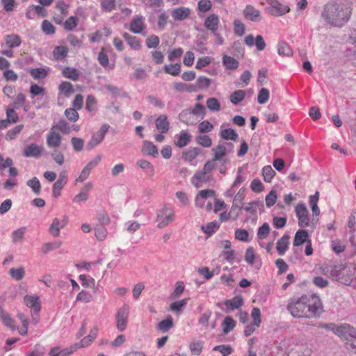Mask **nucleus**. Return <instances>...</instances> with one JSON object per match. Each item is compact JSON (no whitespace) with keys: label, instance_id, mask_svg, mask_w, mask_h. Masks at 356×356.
Masks as SVG:
<instances>
[{"label":"nucleus","instance_id":"53","mask_svg":"<svg viewBox=\"0 0 356 356\" xmlns=\"http://www.w3.org/2000/svg\"><path fill=\"white\" fill-rule=\"evenodd\" d=\"M102 10L111 12L115 9V0H99Z\"/></svg>","mask_w":356,"mask_h":356},{"label":"nucleus","instance_id":"38","mask_svg":"<svg viewBox=\"0 0 356 356\" xmlns=\"http://www.w3.org/2000/svg\"><path fill=\"white\" fill-rule=\"evenodd\" d=\"M199 151L197 148L191 147L183 152L182 158L185 161H192L197 157Z\"/></svg>","mask_w":356,"mask_h":356},{"label":"nucleus","instance_id":"52","mask_svg":"<svg viewBox=\"0 0 356 356\" xmlns=\"http://www.w3.org/2000/svg\"><path fill=\"white\" fill-rule=\"evenodd\" d=\"M235 238L243 242L249 241V233L245 229H236L234 233Z\"/></svg>","mask_w":356,"mask_h":356},{"label":"nucleus","instance_id":"55","mask_svg":"<svg viewBox=\"0 0 356 356\" xmlns=\"http://www.w3.org/2000/svg\"><path fill=\"white\" fill-rule=\"evenodd\" d=\"M66 46H56L54 50V56L56 60L64 58L67 54Z\"/></svg>","mask_w":356,"mask_h":356},{"label":"nucleus","instance_id":"24","mask_svg":"<svg viewBox=\"0 0 356 356\" xmlns=\"http://www.w3.org/2000/svg\"><path fill=\"white\" fill-rule=\"evenodd\" d=\"M308 238L309 234L307 231L305 229H299L296 232L294 236L293 241V245L300 246L305 242L307 243V241H309Z\"/></svg>","mask_w":356,"mask_h":356},{"label":"nucleus","instance_id":"14","mask_svg":"<svg viewBox=\"0 0 356 356\" xmlns=\"http://www.w3.org/2000/svg\"><path fill=\"white\" fill-rule=\"evenodd\" d=\"M24 303L36 314H38L41 309V303L40 298L38 296H26L24 298Z\"/></svg>","mask_w":356,"mask_h":356},{"label":"nucleus","instance_id":"26","mask_svg":"<svg viewBox=\"0 0 356 356\" xmlns=\"http://www.w3.org/2000/svg\"><path fill=\"white\" fill-rule=\"evenodd\" d=\"M177 140L175 143V145L179 147L186 146L191 140V135L185 131H182L179 134L176 136Z\"/></svg>","mask_w":356,"mask_h":356},{"label":"nucleus","instance_id":"39","mask_svg":"<svg viewBox=\"0 0 356 356\" xmlns=\"http://www.w3.org/2000/svg\"><path fill=\"white\" fill-rule=\"evenodd\" d=\"M222 62L226 68L229 70H236L238 67V62L236 59L229 56H224Z\"/></svg>","mask_w":356,"mask_h":356},{"label":"nucleus","instance_id":"63","mask_svg":"<svg viewBox=\"0 0 356 356\" xmlns=\"http://www.w3.org/2000/svg\"><path fill=\"white\" fill-rule=\"evenodd\" d=\"M346 348L348 350H350L354 353H356V330H355V333L352 334L351 337H349L346 340Z\"/></svg>","mask_w":356,"mask_h":356},{"label":"nucleus","instance_id":"34","mask_svg":"<svg viewBox=\"0 0 356 356\" xmlns=\"http://www.w3.org/2000/svg\"><path fill=\"white\" fill-rule=\"evenodd\" d=\"M97 332V329L95 328L94 330H91L90 334L81 339L80 343H76L78 349L82 347H86L89 346L96 338Z\"/></svg>","mask_w":356,"mask_h":356},{"label":"nucleus","instance_id":"36","mask_svg":"<svg viewBox=\"0 0 356 356\" xmlns=\"http://www.w3.org/2000/svg\"><path fill=\"white\" fill-rule=\"evenodd\" d=\"M58 90L59 93L63 95L65 97H69L72 93L74 92L72 83L67 81L62 82L58 87Z\"/></svg>","mask_w":356,"mask_h":356},{"label":"nucleus","instance_id":"56","mask_svg":"<svg viewBox=\"0 0 356 356\" xmlns=\"http://www.w3.org/2000/svg\"><path fill=\"white\" fill-rule=\"evenodd\" d=\"M79 19L75 16H71L67 18L63 24L64 29L67 31H72L75 29L78 24Z\"/></svg>","mask_w":356,"mask_h":356},{"label":"nucleus","instance_id":"1","mask_svg":"<svg viewBox=\"0 0 356 356\" xmlns=\"http://www.w3.org/2000/svg\"><path fill=\"white\" fill-rule=\"evenodd\" d=\"M287 309L295 318H312L323 312V306L318 296L305 294L291 298L287 305Z\"/></svg>","mask_w":356,"mask_h":356},{"label":"nucleus","instance_id":"54","mask_svg":"<svg viewBox=\"0 0 356 356\" xmlns=\"http://www.w3.org/2000/svg\"><path fill=\"white\" fill-rule=\"evenodd\" d=\"M61 242L56 241L53 243H46L41 247V251L43 254H47L49 251L59 248L61 246Z\"/></svg>","mask_w":356,"mask_h":356},{"label":"nucleus","instance_id":"11","mask_svg":"<svg viewBox=\"0 0 356 356\" xmlns=\"http://www.w3.org/2000/svg\"><path fill=\"white\" fill-rule=\"evenodd\" d=\"M68 222V218L67 216H64L62 219H58V218H55L52 223L51 224L49 232L51 236L54 237H57L60 234V230L65 227Z\"/></svg>","mask_w":356,"mask_h":356},{"label":"nucleus","instance_id":"46","mask_svg":"<svg viewBox=\"0 0 356 356\" xmlns=\"http://www.w3.org/2000/svg\"><path fill=\"white\" fill-rule=\"evenodd\" d=\"M275 172L270 165L264 166L262 169V175L266 182H270Z\"/></svg>","mask_w":356,"mask_h":356},{"label":"nucleus","instance_id":"17","mask_svg":"<svg viewBox=\"0 0 356 356\" xmlns=\"http://www.w3.org/2000/svg\"><path fill=\"white\" fill-rule=\"evenodd\" d=\"M77 349V345H74L70 348L64 349H60L58 347H54L50 350L49 356H68L75 352Z\"/></svg>","mask_w":356,"mask_h":356},{"label":"nucleus","instance_id":"23","mask_svg":"<svg viewBox=\"0 0 356 356\" xmlns=\"http://www.w3.org/2000/svg\"><path fill=\"white\" fill-rule=\"evenodd\" d=\"M42 153V147L36 144L32 143L24 149V155L26 157H38Z\"/></svg>","mask_w":356,"mask_h":356},{"label":"nucleus","instance_id":"21","mask_svg":"<svg viewBox=\"0 0 356 356\" xmlns=\"http://www.w3.org/2000/svg\"><path fill=\"white\" fill-rule=\"evenodd\" d=\"M191 15V10L186 7H179L172 11V17L176 21H181L187 19Z\"/></svg>","mask_w":356,"mask_h":356},{"label":"nucleus","instance_id":"28","mask_svg":"<svg viewBox=\"0 0 356 356\" xmlns=\"http://www.w3.org/2000/svg\"><path fill=\"white\" fill-rule=\"evenodd\" d=\"M243 304V300L241 296H235L232 299L225 301V306L227 309L234 310L241 307Z\"/></svg>","mask_w":356,"mask_h":356},{"label":"nucleus","instance_id":"31","mask_svg":"<svg viewBox=\"0 0 356 356\" xmlns=\"http://www.w3.org/2000/svg\"><path fill=\"white\" fill-rule=\"evenodd\" d=\"M136 164L148 175H154V167L149 161L145 159H138Z\"/></svg>","mask_w":356,"mask_h":356},{"label":"nucleus","instance_id":"62","mask_svg":"<svg viewBox=\"0 0 356 356\" xmlns=\"http://www.w3.org/2000/svg\"><path fill=\"white\" fill-rule=\"evenodd\" d=\"M236 325L235 321L231 317H226L223 321V332L225 333H228L232 331Z\"/></svg>","mask_w":356,"mask_h":356},{"label":"nucleus","instance_id":"35","mask_svg":"<svg viewBox=\"0 0 356 356\" xmlns=\"http://www.w3.org/2000/svg\"><path fill=\"white\" fill-rule=\"evenodd\" d=\"M17 317L22 324V325L18 328V332L21 335L25 336L28 332L29 319L26 315L21 312L17 314Z\"/></svg>","mask_w":356,"mask_h":356},{"label":"nucleus","instance_id":"44","mask_svg":"<svg viewBox=\"0 0 356 356\" xmlns=\"http://www.w3.org/2000/svg\"><path fill=\"white\" fill-rule=\"evenodd\" d=\"M213 152V159L216 161L220 160L223 156H225L227 149L226 147L222 145H219L212 149Z\"/></svg>","mask_w":356,"mask_h":356},{"label":"nucleus","instance_id":"61","mask_svg":"<svg viewBox=\"0 0 356 356\" xmlns=\"http://www.w3.org/2000/svg\"><path fill=\"white\" fill-rule=\"evenodd\" d=\"M221 137L225 140H235L237 137V133L232 129H226L221 131Z\"/></svg>","mask_w":356,"mask_h":356},{"label":"nucleus","instance_id":"51","mask_svg":"<svg viewBox=\"0 0 356 356\" xmlns=\"http://www.w3.org/2000/svg\"><path fill=\"white\" fill-rule=\"evenodd\" d=\"M95 235L97 240L104 241L108 235L107 229L104 226H97L95 227Z\"/></svg>","mask_w":356,"mask_h":356},{"label":"nucleus","instance_id":"45","mask_svg":"<svg viewBox=\"0 0 356 356\" xmlns=\"http://www.w3.org/2000/svg\"><path fill=\"white\" fill-rule=\"evenodd\" d=\"M245 97V92L244 90H238L235 92H234L230 95V101L234 104H238L239 102H241Z\"/></svg>","mask_w":356,"mask_h":356},{"label":"nucleus","instance_id":"2","mask_svg":"<svg viewBox=\"0 0 356 356\" xmlns=\"http://www.w3.org/2000/svg\"><path fill=\"white\" fill-rule=\"evenodd\" d=\"M352 7L346 1L335 0L327 2L323 7L321 17L327 26L342 28L350 21Z\"/></svg>","mask_w":356,"mask_h":356},{"label":"nucleus","instance_id":"30","mask_svg":"<svg viewBox=\"0 0 356 356\" xmlns=\"http://www.w3.org/2000/svg\"><path fill=\"white\" fill-rule=\"evenodd\" d=\"M9 275L15 280H22L26 274L25 268L23 266L11 268L8 271Z\"/></svg>","mask_w":356,"mask_h":356},{"label":"nucleus","instance_id":"18","mask_svg":"<svg viewBox=\"0 0 356 356\" xmlns=\"http://www.w3.org/2000/svg\"><path fill=\"white\" fill-rule=\"evenodd\" d=\"M244 17L252 22H259L261 20L260 12L251 5L246 6L243 10Z\"/></svg>","mask_w":356,"mask_h":356},{"label":"nucleus","instance_id":"5","mask_svg":"<svg viewBox=\"0 0 356 356\" xmlns=\"http://www.w3.org/2000/svg\"><path fill=\"white\" fill-rule=\"evenodd\" d=\"M251 316L252 318L253 322L248 324L243 330L244 335L245 337L250 336L258 327H259L261 323L260 309L258 307H254L251 312Z\"/></svg>","mask_w":356,"mask_h":356},{"label":"nucleus","instance_id":"15","mask_svg":"<svg viewBox=\"0 0 356 356\" xmlns=\"http://www.w3.org/2000/svg\"><path fill=\"white\" fill-rule=\"evenodd\" d=\"M145 28V17L142 15L134 17L130 22V30L134 33H140Z\"/></svg>","mask_w":356,"mask_h":356},{"label":"nucleus","instance_id":"33","mask_svg":"<svg viewBox=\"0 0 356 356\" xmlns=\"http://www.w3.org/2000/svg\"><path fill=\"white\" fill-rule=\"evenodd\" d=\"M173 88L177 91L193 92L197 90V87L193 84H186L181 82H175L173 83Z\"/></svg>","mask_w":356,"mask_h":356},{"label":"nucleus","instance_id":"43","mask_svg":"<svg viewBox=\"0 0 356 356\" xmlns=\"http://www.w3.org/2000/svg\"><path fill=\"white\" fill-rule=\"evenodd\" d=\"M92 300V296L88 291L82 290L80 291L76 298V302L82 303H88Z\"/></svg>","mask_w":356,"mask_h":356},{"label":"nucleus","instance_id":"10","mask_svg":"<svg viewBox=\"0 0 356 356\" xmlns=\"http://www.w3.org/2000/svg\"><path fill=\"white\" fill-rule=\"evenodd\" d=\"M267 3L270 5L268 10L271 15L280 16L289 11L288 6L282 5L277 0H267Z\"/></svg>","mask_w":356,"mask_h":356},{"label":"nucleus","instance_id":"27","mask_svg":"<svg viewBox=\"0 0 356 356\" xmlns=\"http://www.w3.org/2000/svg\"><path fill=\"white\" fill-rule=\"evenodd\" d=\"M169 126L170 124L165 115H161L156 120V127L161 134L168 132L169 130Z\"/></svg>","mask_w":356,"mask_h":356},{"label":"nucleus","instance_id":"19","mask_svg":"<svg viewBox=\"0 0 356 356\" xmlns=\"http://www.w3.org/2000/svg\"><path fill=\"white\" fill-rule=\"evenodd\" d=\"M111 33V30L107 27L102 28L95 32L90 36V42H104V38H107Z\"/></svg>","mask_w":356,"mask_h":356},{"label":"nucleus","instance_id":"50","mask_svg":"<svg viewBox=\"0 0 356 356\" xmlns=\"http://www.w3.org/2000/svg\"><path fill=\"white\" fill-rule=\"evenodd\" d=\"M53 128L56 131H60L64 134H68L70 132V128L65 120H60L56 124H54Z\"/></svg>","mask_w":356,"mask_h":356},{"label":"nucleus","instance_id":"22","mask_svg":"<svg viewBox=\"0 0 356 356\" xmlns=\"http://www.w3.org/2000/svg\"><path fill=\"white\" fill-rule=\"evenodd\" d=\"M141 152L143 154L150 155L154 157L159 155L156 146L148 140L143 141Z\"/></svg>","mask_w":356,"mask_h":356},{"label":"nucleus","instance_id":"42","mask_svg":"<svg viewBox=\"0 0 356 356\" xmlns=\"http://www.w3.org/2000/svg\"><path fill=\"white\" fill-rule=\"evenodd\" d=\"M29 73L35 79H44L48 74L47 71L42 67L31 69Z\"/></svg>","mask_w":356,"mask_h":356},{"label":"nucleus","instance_id":"29","mask_svg":"<svg viewBox=\"0 0 356 356\" xmlns=\"http://www.w3.org/2000/svg\"><path fill=\"white\" fill-rule=\"evenodd\" d=\"M218 16L216 14H212L205 19L204 25L208 29L216 31L218 29Z\"/></svg>","mask_w":356,"mask_h":356},{"label":"nucleus","instance_id":"48","mask_svg":"<svg viewBox=\"0 0 356 356\" xmlns=\"http://www.w3.org/2000/svg\"><path fill=\"white\" fill-rule=\"evenodd\" d=\"M189 348L192 355L199 356L202 353L203 343L199 341H194L190 343Z\"/></svg>","mask_w":356,"mask_h":356},{"label":"nucleus","instance_id":"47","mask_svg":"<svg viewBox=\"0 0 356 356\" xmlns=\"http://www.w3.org/2000/svg\"><path fill=\"white\" fill-rule=\"evenodd\" d=\"M26 184L32 189L35 194H40L41 191V184L39 179L37 177H35L29 180Z\"/></svg>","mask_w":356,"mask_h":356},{"label":"nucleus","instance_id":"6","mask_svg":"<svg viewBox=\"0 0 356 356\" xmlns=\"http://www.w3.org/2000/svg\"><path fill=\"white\" fill-rule=\"evenodd\" d=\"M129 314V307L124 305L116 312V327L119 331H124L127 325L128 317Z\"/></svg>","mask_w":356,"mask_h":356},{"label":"nucleus","instance_id":"16","mask_svg":"<svg viewBox=\"0 0 356 356\" xmlns=\"http://www.w3.org/2000/svg\"><path fill=\"white\" fill-rule=\"evenodd\" d=\"M353 333H355V328L349 325L345 324L337 327L335 334L346 341L348 338L351 337Z\"/></svg>","mask_w":356,"mask_h":356},{"label":"nucleus","instance_id":"64","mask_svg":"<svg viewBox=\"0 0 356 356\" xmlns=\"http://www.w3.org/2000/svg\"><path fill=\"white\" fill-rule=\"evenodd\" d=\"M65 115L70 121L75 122L79 120V115L76 111V109L74 108H67L65 111Z\"/></svg>","mask_w":356,"mask_h":356},{"label":"nucleus","instance_id":"4","mask_svg":"<svg viewBox=\"0 0 356 356\" xmlns=\"http://www.w3.org/2000/svg\"><path fill=\"white\" fill-rule=\"evenodd\" d=\"M175 219V213L173 209L165 206L157 213V227L159 228H163L168 225L170 223L172 222Z\"/></svg>","mask_w":356,"mask_h":356},{"label":"nucleus","instance_id":"3","mask_svg":"<svg viewBox=\"0 0 356 356\" xmlns=\"http://www.w3.org/2000/svg\"><path fill=\"white\" fill-rule=\"evenodd\" d=\"M321 272L327 277L348 286L351 285L355 278L354 269L343 265H325L321 268Z\"/></svg>","mask_w":356,"mask_h":356},{"label":"nucleus","instance_id":"9","mask_svg":"<svg viewBox=\"0 0 356 356\" xmlns=\"http://www.w3.org/2000/svg\"><path fill=\"white\" fill-rule=\"evenodd\" d=\"M213 179L212 175L204 172L202 170L197 172L191 178L192 184L197 188H200L205 183Z\"/></svg>","mask_w":356,"mask_h":356},{"label":"nucleus","instance_id":"12","mask_svg":"<svg viewBox=\"0 0 356 356\" xmlns=\"http://www.w3.org/2000/svg\"><path fill=\"white\" fill-rule=\"evenodd\" d=\"M47 145L49 148H57L61 145L62 137L53 128H51L46 137Z\"/></svg>","mask_w":356,"mask_h":356},{"label":"nucleus","instance_id":"7","mask_svg":"<svg viewBox=\"0 0 356 356\" xmlns=\"http://www.w3.org/2000/svg\"><path fill=\"white\" fill-rule=\"evenodd\" d=\"M295 213L300 227H307L311 225L308 210L304 204H298L295 207Z\"/></svg>","mask_w":356,"mask_h":356},{"label":"nucleus","instance_id":"32","mask_svg":"<svg viewBox=\"0 0 356 356\" xmlns=\"http://www.w3.org/2000/svg\"><path fill=\"white\" fill-rule=\"evenodd\" d=\"M0 318L2 320L3 323L11 330H15V324L14 320L10 317V316L3 310V309L0 306Z\"/></svg>","mask_w":356,"mask_h":356},{"label":"nucleus","instance_id":"13","mask_svg":"<svg viewBox=\"0 0 356 356\" xmlns=\"http://www.w3.org/2000/svg\"><path fill=\"white\" fill-rule=\"evenodd\" d=\"M110 126L107 124H103L99 130L92 136L88 143V146L92 148L99 145L104 138L106 134L108 132Z\"/></svg>","mask_w":356,"mask_h":356},{"label":"nucleus","instance_id":"60","mask_svg":"<svg viewBox=\"0 0 356 356\" xmlns=\"http://www.w3.org/2000/svg\"><path fill=\"white\" fill-rule=\"evenodd\" d=\"M97 100L93 95H88L86 99V109L88 111H96Z\"/></svg>","mask_w":356,"mask_h":356},{"label":"nucleus","instance_id":"40","mask_svg":"<svg viewBox=\"0 0 356 356\" xmlns=\"http://www.w3.org/2000/svg\"><path fill=\"white\" fill-rule=\"evenodd\" d=\"M245 44H266L264 38L261 35H257L254 38L252 35H248L245 38Z\"/></svg>","mask_w":356,"mask_h":356},{"label":"nucleus","instance_id":"59","mask_svg":"<svg viewBox=\"0 0 356 356\" xmlns=\"http://www.w3.org/2000/svg\"><path fill=\"white\" fill-rule=\"evenodd\" d=\"M26 232V227H22L15 230L12 234V241L13 243L22 241Z\"/></svg>","mask_w":356,"mask_h":356},{"label":"nucleus","instance_id":"57","mask_svg":"<svg viewBox=\"0 0 356 356\" xmlns=\"http://www.w3.org/2000/svg\"><path fill=\"white\" fill-rule=\"evenodd\" d=\"M173 327V321L171 317L161 321L158 324V328L162 332H167Z\"/></svg>","mask_w":356,"mask_h":356},{"label":"nucleus","instance_id":"41","mask_svg":"<svg viewBox=\"0 0 356 356\" xmlns=\"http://www.w3.org/2000/svg\"><path fill=\"white\" fill-rule=\"evenodd\" d=\"M63 74L65 78L76 81L79 79V72L77 70L71 67H65L63 70Z\"/></svg>","mask_w":356,"mask_h":356},{"label":"nucleus","instance_id":"8","mask_svg":"<svg viewBox=\"0 0 356 356\" xmlns=\"http://www.w3.org/2000/svg\"><path fill=\"white\" fill-rule=\"evenodd\" d=\"M68 181L67 172L63 170L60 172L58 179L53 184L52 187V195L55 198H58L60 194L61 191L64 186L67 184Z\"/></svg>","mask_w":356,"mask_h":356},{"label":"nucleus","instance_id":"58","mask_svg":"<svg viewBox=\"0 0 356 356\" xmlns=\"http://www.w3.org/2000/svg\"><path fill=\"white\" fill-rule=\"evenodd\" d=\"M164 70L167 74L172 76H177L180 73L181 65L179 63L165 65Z\"/></svg>","mask_w":356,"mask_h":356},{"label":"nucleus","instance_id":"37","mask_svg":"<svg viewBox=\"0 0 356 356\" xmlns=\"http://www.w3.org/2000/svg\"><path fill=\"white\" fill-rule=\"evenodd\" d=\"M257 258L258 256L256 254L252 247H249L246 249L244 259L248 264L253 266L256 263Z\"/></svg>","mask_w":356,"mask_h":356},{"label":"nucleus","instance_id":"49","mask_svg":"<svg viewBox=\"0 0 356 356\" xmlns=\"http://www.w3.org/2000/svg\"><path fill=\"white\" fill-rule=\"evenodd\" d=\"M24 128V125L19 124L15 127L14 128L8 131L6 135V139L7 140H10L16 138V136L22 131Z\"/></svg>","mask_w":356,"mask_h":356},{"label":"nucleus","instance_id":"20","mask_svg":"<svg viewBox=\"0 0 356 356\" xmlns=\"http://www.w3.org/2000/svg\"><path fill=\"white\" fill-rule=\"evenodd\" d=\"M290 236L288 234L283 235L277 242L276 250L279 255H284L289 249Z\"/></svg>","mask_w":356,"mask_h":356},{"label":"nucleus","instance_id":"25","mask_svg":"<svg viewBox=\"0 0 356 356\" xmlns=\"http://www.w3.org/2000/svg\"><path fill=\"white\" fill-rule=\"evenodd\" d=\"M270 233V226L267 222H264L257 230V237L258 243L261 248H264L263 241L267 238Z\"/></svg>","mask_w":356,"mask_h":356}]
</instances>
